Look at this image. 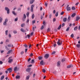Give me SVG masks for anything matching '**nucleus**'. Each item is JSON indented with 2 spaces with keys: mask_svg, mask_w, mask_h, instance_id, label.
Here are the masks:
<instances>
[{
  "mask_svg": "<svg viewBox=\"0 0 80 80\" xmlns=\"http://www.w3.org/2000/svg\"><path fill=\"white\" fill-rule=\"evenodd\" d=\"M57 44L58 45V46H60L62 44V41H61L60 40L58 39V41L57 42Z\"/></svg>",
  "mask_w": 80,
  "mask_h": 80,
  "instance_id": "1",
  "label": "nucleus"
},
{
  "mask_svg": "<svg viewBox=\"0 0 80 80\" xmlns=\"http://www.w3.org/2000/svg\"><path fill=\"white\" fill-rule=\"evenodd\" d=\"M5 10L6 11H7V13L9 14L10 13V9L8 8V7H6L5 8Z\"/></svg>",
  "mask_w": 80,
  "mask_h": 80,
  "instance_id": "2",
  "label": "nucleus"
},
{
  "mask_svg": "<svg viewBox=\"0 0 80 80\" xmlns=\"http://www.w3.org/2000/svg\"><path fill=\"white\" fill-rule=\"evenodd\" d=\"M11 58H12V57H10L8 58V59L9 60L8 61V63H12V62H13L12 59H10Z\"/></svg>",
  "mask_w": 80,
  "mask_h": 80,
  "instance_id": "3",
  "label": "nucleus"
},
{
  "mask_svg": "<svg viewBox=\"0 0 80 80\" xmlns=\"http://www.w3.org/2000/svg\"><path fill=\"white\" fill-rule=\"evenodd\" d=\"M49 54L47 53L45 55L44 57L45 59H47V58L49 57Z\"/></svg>",
  "mask_w": 80,
  "mask_h": 80,
  "instance_id": "4",
  "label": "nucleus"
},
{
  "mask_svg": "<svg viewBox=\"0 0 80 80\" xmlns=\"http://www.w3.org/2000/svg\"><path fill=\"white\" fill-rule=\"evenodd\" d=\"M34 7V5H32L31 6V11L32 12H33V8Z\"/></svg>",
  "mask_w": 80,
  "mask_h": 80,
  "instance_id": "5",
  "label": "nucleus"
},
{
  "mask_svg": "<svg viewBox=\"0 0 80 80\" xmlns=\"http://www.w3.org/2000/svg\"><path fill=\"white\" fill-rule=\"evenodd\" d=\"M12 68H8L7 69L8 71H9V73H11L12 72Z\"/></svg>",
  "mask_w": 80,
  "mask_h": 80,
  "instance_id": "6",
  "label": "nucleus"
},
{
  "mask_svg": "<svg viewBox=\"0 0 80 80\" xmlns=\"http://www.w3.org/2000/svg\"><path fill=\"white\" fill-rule=\"evenodd\" d=\"M30 70H31V68H27L26 70V71L28 72H29V73H30Z\"/></svg>",
  "mask_w": 80,
  "mask_h": 80,
  "instance_id": "7",
  "label": "nucleus"
},
{
  "mask_svg": "<svg viewBox=\"0 0 80 80\" xmlns=\"http://www.w3.org/2000/svg\"><path fill=\"white\" fill-rule=\"evenodd\" d=\"M8 21V20L7 19L5 20V21L3 23V25H7V22Z\"/></svg>",
  "mask_w": 80,
  "mask_h": 80,
  "instance_id": "8",
  "label": "nucleus"
},
{
  "mask_svg": "<svg viewBox=\"0 0 80 80\" xmlns=\"http://www.w3.org/2000/svg\"><path fill=\"white\" fill-rule=\"evenodd\" d=\"M67 20V18H63V22H66Z\"/></svg>",
  "mask_w": 80,
  "mask_h": 80,
  "instance_id": "9",
  "label": "nucleus"
},
{
  "mask_svg": "<svg viewBox=\"0 0 80 80\" xmlns=\"http://www.w3.org/2000/svg\"><path fill=\"white\" fill-rule=\"evenodd\" d=\"M80 17L78 16L76 18V21H78L80 19Z\"/></svg>",
  "mask_w": 80,
  "mask_h": 80,
  "instance_id": "10",
  "label": "nucleus"
},
{
  "mask_svg": "<svg viewBox=\"0 0 80 80\" xmlns=\"http://www.w3.org/2000/svg\"><path fill=\"white\" fill-rule=\"evenodd\" d=\"M57 66L58 67H60V62L58 61L57 62Z\"/></svg>",
  "mask_w": 80,
  "mask_h": 80,
  "instance_id": "11",
  "label": "nucleus"
},
{
  "mask_svg": "<svg viewBox=\"0 0 80 80\" xmlns=\"http://www.w3.org/2000/svg\"><path fill=\"white\" fill-rule=\"evenodd\" d=\"M73 67V65H70L69 66H67V68H72Z\"/></svg>",
  "mask_w": 80,
  "mask_h": 80,
  "instance_id": "12",
  "label": "nucleus"
},
{
  "mask_svg": "<svg viewBox=\"0 0 80 80\" xmlns=\"http://www.w3.org/2000/svg\"><path fill=\"white\" fill-rule=\"evenodd\" d=\"M35 2V0H31L30 2V4H32L33 3V2Z\"/></svg>",
  "mask_w": 80,
  "mask_h": 80,
  "instance_id": "13",
  "label": "nucleus"
},
{
  "mask_svg": "<svg viewBox=\"0 0 80 80\" xmlns=\"http://www.w3.org/2000/svg\"><path fill=\"white\" fill-rule=\"evenodd\" d=\"M67 11H70V10L71 9V8H70V7H67Z\"/></svg>",
  "mask_w": 80,
  "mask_h": 80,
  "instance_id": "14",
  "label": "nucleus"
},
{
  "mask_svg": "<svg viewBox=\"0 0 80 80\" xmlns=\"http://www.w3.org/2000/svg\"><path fill=\"white\" fill-rule=\"evenodd\" d=\"M40 64H41L42 65H44V63H43V61L42 60L40 62Z\"/></svg>",
  "mask_w": 80,
  "mask_h": 80,
  "instance_id": "15",
  "label": "nucleus"
},
{
  "mask_svg": "<svg viewBox=\"0 0 80 80\" xmlns=\"http://www.w3.org/2000/svg\"><path fill=\"white\" fill-rule=\"evenodd\" d=\"M12 52V50L11 49L7 53V54H10L11 52Z\"/></svg>",
  "mask_w": 80,
  "mask_h": 80,
  "instance_id": "16",
  "label": "nucleus"
},
{
  "mask_svg": "<svg viewBox=\"0 0 80 80\" xmlns=\"http://www.w3.org/2000/svg\"><path fill=\"white\" fill-rule=\"evenodd\" d=\"M76 15V13H73V14H72V15H71V17H72L73 18L74 17H75V16Z\"/></svg>",
  "mask_w": 80,
  "mask_h": 80,
  "instance_id": "17",
  "label": "nucleus"
},
{
  "mask_svg": "<svg viewBox=\"0 0 80 80\" xmlns=\"http://www.w3.org/2000/svg\"><path fill=\"white\" fill-rule=\"evenodd\" d=\"M70 20V16H68L67 19V21L69 22Z\"/></svg>",
  "mask_w": 80,
  "mask_h": 80,
  "instance_id": "18",
  "label": "nucleus"
},
{
  "mask_svg": "<svg viewBox=\"0 0 80 80\" xmlns=\"http://www.w3.org/2000/svg\"><path fill=\"white\" fill-rule=\"evenodd\" d=\"M4 77H5V76H4V75H3L1 77V78L0 79V80H3L4 78Z\"/></svg>",
  "mask_w": 80,
  "mask_h": 80,
  "instance_id": "19",
  "label": "nucleus"
},
{
  "mask_svg": "<svg viewBox=\"0 0 80 80\" xmlns=\"http://www.w3.org/2000/svg\"><path fill=\"white\" fill-rule=\"evenodd\" d=\"M17 68H18V67H15L14 68V71H16V70H17Z\"/></svg>",
  "mask_w": 80,
  "mask_h": 80,
  "instance_id": "20",
  "label": "nucleus"
},
{
  "mask_svg": "<svg viewBox=\"0 0 80 80\" xmlns=\"http://www.w3.org/2000/svg\"><path fill=\"white\" fill-rule=\"evenodd\" d=\"M38 58L39 60H41L42 59V58H43L42 57L40 56L38 57Z\"/></svg>",
  "mask_w": 80,
  "mask_h": 80,
  "instance_id": "21",
  "label": "nucleus"
},
{
  "mask_svg": "<svg viewBox=\"0 0 80 80\" xmlns=\"http://www.w3.org/2000/svg\"><path fill=\"white\" fill-rule=\"evenodd\" d=\"M78 29V28H77V26L76 27H75L74 28V30L75 31L76 30H77Z\"/></svg>",
  "mask_w": 80,
  "mask_h": 80,
  "instance_id": "22",
  "label": "nucleus"
},
{
  "mask_svg": "<svg viewBox=\"0 0 80 80\" xmlns=\"http://www.w3.org/2000/svg\"><path fill=\"white\" fill-rule=\"evenodd\" d=\"M62 27V25H60L58 27V30H60V28H61V27Z\"/></svg>",
  "mask_w": 80,
  "mask_h": 80,
  "instance_id": "23",
  "label": "nucleus"
},
{
  "mask_svg": "<svg viewBox=\"0 0 80 80\" xmlns=\"http://www.w3.org/2000/svg\"><path fill=\"white\" fill-rule=\"evenodd\" d=\"M12 13L14 15H17V13H15V11H13L12 12Z\"/></svg>",
  "mask_w": 80,
  "mask_h": 80,
  "instance_id": "24",
  "label": "nucleus"
},
{
  "mask_svg": "<svg viewBox=\"0 0 80 80\" xmlns=\"http://www.w3.org/2000/svg\"><path fill=\"white\" fill-rule=\"evenodd\" d=\"M65 58H63L62 59V62H65Z\"/></svg>",
  "mask_w": 80,
  "mask_h": 80,
  "instance_id": "25",
  "label": "nucleus"
},
{
  "mask_svg": "<svg viewBox=\"0 0 80 80\" xmlns=\"http://www.w3.org/2000/svg\"><path fill=\"white\" fill-rule=\"evenodd\" d=\"M20 76H17L16 77V79H18L19 78H20Z\"/></svg>",
  "mask_w": 80,
  "mask_h": 80,
  "instance_id": "26",
  "label": "nucleus"
},
{
  "mask_svg": "<svg viewBox=\"0 0 80 80\" xmlns=\"http://www.w3.org/2000/svg\"><path fill=\"white\" fill-rule=\"evenodd\" d=\"M55 16L56 17H58V12H57L55 14Z\"/></svg>",
  "mask_w": 80,
  "mask_h": 80,
  "instance_id": "27",
  "label": "nucleus"
},
{
  "mask_svg": "<svg viewBox=\"0 0 80 80\" xmlns=\"http://www.w3.org/2000/svg\"><path fill=\"white\" fill-rule=\"evenodd\" d=\"M34 17H35V15H34V14H33L32 16V19H33L34 18Z\"/></svg>",
  "mask_w": 80,
  "mask_h": 80,
  "instance_id": "28",
  "label": "nucleus"
},
{
  "mask_svg": "<svg viewBox=\"0 0 80 80\" xmlns=\"http://www.w3.org/2000/svg\"><path fill=\"white\" fill-rule=\"evenodd\" d=\"M18 17H17L15 19L14 21L17 22V21H18Z\"/></svg>",
  "mask_w": 80,
  "mask_h": 80,
  "instance_id": "29",
  "label": "nucleus"
},
{
  "mask_svg": "<svg viewBox=\"0 0 80 80\" xmlns=\"http://www.w3.org/2000/svg\"><path fill=\"white\" fill-rule=\"evenodd\" d=\"M43 28H44V25H42L41 28V30H43Z\"/></svg>",
  "mask_w": 80,
  "mask_h": 80,
  "instance_id": "30",
  "label": "nucleus"
},
{
  "mask_svg": "<svg viewBox=\"0 0 80 80\" xmlns=\"http://www.w3.org/2000/svg\"><path fill=\"white\" fill-rule=\"evenodd\" d=\"M76 47L77 48H80V44H78L76 45Z\"/></svg>",
  "mask_w": 80,
  "mask_h": 80,
  "instance_id": "31",
  "label": "nucleus"
},
{
  "mask_svg": "<svg viewBox=\"0 0 80 80\" xmlns=\"http://www.w3.org/2000/svg\"><path fill=\"white\" fill-rule=\"evenodd\" d=\"M30 78V75H28L26 77V79L28 80Z\"/></svg>",
  "mask_w": 80,
  "mask_h": 80,
  "instance_id": "32",
  "label": "nucleus"
},
{
  "mask_svg": "<svg viewBox=\"0 0 80 80\" xmlns=\"http://www.w3.org/2000/svg\"><path fill=\"white\" fill-rule=\"evenodd\" d=\"M2 20H3V18H2L1 17H0V23H1V22H2Z\"/></svg>",
  "mask_w": 80,
  "mask_h": 80,
  "instance_id": "33",
  "label": "nucleus"
},
{
  "mask_svg": "<svg viewBox=\"0 0 80 80\" xmlns=\"http://www.w3.org/2000/svg\"><path fill=\"white\" fill-rule=\"evenodd\" d=\"M21 32H25V31L24 30V29L23 28L21 29Z\"/></svg>",
  "mask_w": 80,
  "mask_h": 80,
  "instance_id": "34",
  "label": "nucleus"
},
{
  "mask_svg": "<svg viewBox=\"0 0 80 80\" xmlns=\"http://www.w3.org/2000/svg\"><path fill=\"white\" fill-rule=\"evenodd\" d=\"M13 33L14 34H16V33H17V31H13Z\"/></svg>",
  "mask_w": 80,
  "mask_h": 80,
  "instance_id": "35",
  "label": "nucleus"
},
{
  "mask_svg": "<svg viewBox=\"0 0 80 80\" xmlns=\"http://www.w3.org/2000/svg\"><path fill=\"white\" fill-rule=\"evenodd\" d=\"M69 29H70V27H69L68 28H67L66 30V32H68V31H69Z\"/></svg>",
  "mask_w": 80,
  "mask_h": 80,
  "instance_id": "36",
  "label": "nucleus"
},
{
  "mask_svg": "<svg viewBox=\"0 0 80 80\" xmlns=\"http://www.w3.org/2000/svg\"><path fill=\"white\" fill-rule=\"evenodd\" d=\"M34 63V60L32 59L31 60V63Z\"/></svg>",
  "mask_w": 80,
  "mask_h": 80,
  "instance_id": "37",
  "label": "nucleus"
},
{
  "mask_svg": "<svg viewBox=\"0 0 80 80\" xmlns=\"http://www.w3.org/2000/svg\"><path fill=\"white\" fill-rule=\"evenodd\" d=\"M23 26H25V23H22L21 25V27H23Z\"/></svg>",
  "mask_w": 80,
  "mask_h": 80,
  "instance_id": "38",
  "label": "nucleus"
},
{
  "mask_svg": "<svg viewBox=\"0 0 80 80\" xmlns=\"http://www.w3.org/2000/svg\"><path fill=\"white\" fill-rule=\"evenodd\" d=\"M7 33H8V30H7L5 31L6 35H8V34Z\"/></svg>",
  "mask_w": 80,
  "mask_h": 80,
  "instance_id": "39",
  "label": "nucleus"
},
{
  "mask_svg": "<svg viewBox=\"0 0 80 80\" xmlns=\"http://www.w3.org/2000/svg\"><path fill=\"white\" fill-rule=\"evenodd\" d=\"M42 72H43V73H45L46 72V71L44 69H42Z\"/></svg>",
  "mask_w": 80,
  "mask_h": 80,
  "instance_id": "40",
  "label": "nucleus"
},
{
  "mask_svg": "<svg viewBox=\"0 0 80 80\" xmlns=\"http://www.w3.org/2000/svg\"><path fill=\"white\" fill-rule=\"evenodd\" d=\"M26 17H27L26 16V15H25V14H23V18H26Z\"/></svg>",
  "mask_w": 80,
  "mask_h": 80,
  "instance_id": "41",
  "label": "nucleus"
},
{
  "mask_svg": "<svg viewBox=\"0 0 80 80\" xmlns=\"http://www.w3.org/2000/svg\"><path fill=\"white\" fill-rule=\"evenodd\" d=\"M18 11H20V12H21V8H18Z\"/></svg>",
  "mask_w": 80,
  "mask_h": 80,
  "instance_id": "42",
  "label": "nucleus"
},
{
  "mask_svg": "<svg viewBox=\"0 0 80 80\" xmlns=\"http://www.w3.org/2000/svg\"><path fill=\"white\" fill-rule=\"evenodd\" d=\"M5 48L7 50H9V48H8L7 46H5Z\"/></svg>",
  "mask_w": 80,
  "mask_h": 80,
  "instance_id": "43",
  "label": "nucleus"
},
{
  "mask_svg": "<svg viewBox=\"0 0 80 80\" xmlns=\"http://www.w3.org/2000/svg\"><path fill=\"white\" fill-rule=\"evenodd\" d=\"M30 13L29 12H28L27 14V17H28V16H29V14Z\"/></svg>",
  "mask_w": 80,
  "mask_h": 80,
  "instance_id": "44",
  "label": "nucleus"
},
{
  "mask_svg": "<svg viewBox=\"0 0 80 80\" xmlns=\"http://www.w3.org/2000/svg\"><path fill=\"white\" fill-rule=\"evenodd\" d=\"M24 46L25 47V48H27L28 47V46L27 44L24 45Z\"/></svg>",
  "mask_w": 80,
  "mask_h": 80,
  "instance_id": "45",
  "label": "nucleus"
},
{
  "mask_svg": "<svg viewBox=\"0 0 80 80\" xmlns=\"http://www.w3.org/2000/svg\"><path fill=\"white\" fill-rule=\"evenodd\" d=\"M52 15L51 14H50L49 15V18L50 19L52 18Z\"/></svg>",
  "mask_w": 80,
  "mask_h": 80,
  "instance_id": "46",
  "label": "nucleus"
},
{
  "mask_svg": "<svg viewBox=\"0 0 80 80\" xmlns=\"http://www.w3.org/2000/svg\"><path fill=\"white\" fill-rule=\"evenodd\" d=\"M56 53V52L55 51H53L52 52V55H53V54H55Z\"/></svg>",
  "mask_w": 80,
  "mask_h": 80,
  "instance_id": "47",
  "label": "nucleus"
},
{
  "mask_svg": "<svg viewBox=\"0 0 80 80\" xmlns=\"http://www.w3.org/2000/svg\"><path fill=\"white\" fill-rule=\"evenodd\" d=\"M70 37H71L72 38H73V37H74V35H73V34H72Z\"/></svg>",
  "mask_w": 80,
  "mask_h": 80,
  "instance_id": "48",
  "label": "nucleus"
},
{
  "mask_svg": "<svg viewBox=\"0 0 80 80\" xmlns=\"http://www.w3.org/2000/svg\"><path fill=\"white\" fill-rule=\"evenodd\" d=\"M32 65L31 64V65H28L27 67L28 68L29 67H32Z\"/></svg>",
  "mask_w": 80,
  "mask_h": 80,
  "instance_id": "49",
  "label": "nucleus"
},
{
  "mask_svg": "<svg viewBox=\"0 0 80 80\" xmlns=\"http://www.w3.org/2000/svg\"><path fill=\"white\" fill-rule=\"evenodd\" d=\"M64 25H65V23H62V27H64Z\"/></svg>",
  "mask_w": 80,
  "mask_h": 80,
  "instance_id": "50",
  "label": "nucleus"
},
{
  "mask_svg": "<svg viewBox=\"0 0 80 80\" xmlns=\"http://www.w3.org/2000/svg\"><path fill=\"white\" fill-rule=\"evenodd\" d=\"M72 10H74L75 9V7H72Z\"/></svg>",
  "mask_w": 80,
  "mask_h": 80,
  "instance_id": "51",
  "label": "nucleus"
},
{
  "mask_svg": "<svg viewBox=\"0 0 80 80\" xmlns=\"http://www.w3.org/2000/svg\"><path fill=\"white\" fill-rule=\"evenodd\" d=\"M32 23L33 24L35 23V20H34L32 21Z\"/></svg>",
  "mask_w": 80,
  "mask_h": 80,
  "instance_id": "52",
  "label": "nucleus"
},
{
  "mask_svg": "<svg viewBox=\"0 0 80 80\" xmlns=\"http://www.w3.org/2000/svg\"><path fill=\"white\" fill-rule=\"evenodd\" d=\"M64 13V12H62L61 13V15H63Z\"/></svg>",
  "mask_w": 80,
  "mask_h": 80,
  "instance_id": "53",
  "label": "nucleus"
},
{
  "mask_svg": "<svg viewBox=\"0 0 80 80\" xmlns=\"http://www.w3.org/2000/svg\"><path fill=\"white\" fill-rule=\"evenodd\" d=\"M45 5L46 7H47L48 4H47V2H45Z\"/></svg>",
  "mask_w": 80,
  "mask_h": 80,
  "instance_id": "54",
  "label": "nucleus"
},
{
  "mask_svg": "<svg viewBox=\"0 0 80 80\" xmlns=\"http://www.w3.org/2000/svg\"><path fill=\"white\" fill-rule=\"evenodd\" d=\"M8 47H11V44H8Z\"/></svg>",
  "mask_w": 80,
  "mask_h": 80,
  "instance_id": "55",
  "label": "nucleus"
},
{
  "mask_svg": "<svg viewBox=\"0 0 80 80\" xmlns=\"http://www.w3.org/2000/svg\"><path fill=\"white\" fill-rule=\"evenodd\" d=\"M30 60H31V58H29L28 59V62H30Z\"/></svg>",
  "mask_w": 80,
  "mask_h": 80,
  "instance_id": "56",
  "label": "nucleus"
},
{
  "mask_svg": "<svg viewBox=\"0 0 80 80\" xmlns=\"http://www.w3.org/2000/svg\"><path fill=\"white\" fill-rule=\"evenodd\" d=\"M6 42H9V40L7 39L6 41Z\"/></svg>",
  "mask_w": 80,
  "mask_h": 80,
  "instance_id": "57",
  "label": "nucleus"
},
{
  "mask_svg": "<svg viewBox=\"0 0 80 80\" xmlns=\"http://www.w3.org/2000/svg\"><path fill=\"white\" fill-rule=\"evenodd\" d=\"M53 46L54 47H56V46H57V44L56 43H55L54 45H53Z\"/></svg>",
  "mask_w": 80,
  "mask_h": 80,
  "instance_id": "58",
  "label": "nucleus"
},
{
  "mask_svg": "<svg viewBox=\"0 0 80 80\" xmlns=\"http://www.w3.org/2000/svg\"><path fill=\"white\" fill-rule=\"evenodd\" d=\"M27 36L28 38L30 37V35H27Z\"/></svg>",
  "mask_w": 80,
  "mask_h": 80,
  "instance_id": "59",
  "label": "nucleus"
},
{
  "mask_svg": "<svg viewBox=\"0 0 80 80\" xmlns=\"http://www.w3.org/2000/svg\"><path fill=\"white\" fill-rule=\"evenodd\" d=\"M32 30L33 31H35V27H32Z\"/></svg>",
  "mask_w": 80,
  "mask_h": 80,
  "instance_id": "60",
  "label": "nucleus"
},
{
  "mask_svg": "<svg viewBox=\"0 0 80 80\" xmlns=\"http://www.w3.org/2000/svg\"><path fill=\"white\" fill-rule=\"evenodd\" d=\"M27 50H28V49H27V48L25 49V53H26L27 52Z\"/></svg>",
  "mask_w": 80,
  "mask_h": 80,
  "instance_id": "61",
  "label": "nucleus"
},
{
  "mask_svg": "<svg viewBox=\"0 0 80 80\" xmlns=\"http://www.w3.org/2000/svg\"><path fill=\"white\" fill-rule=\"evenodd\" d=\"M2 63H3V62H2V61H0V64L2 65Z\"/></svg>",
  "mask_w": 80,
  "mask_h": 80,
  "instance_id": "62",
  "label": "nucleus"
},
{
  "mask_svg": "<svg viewBox=\"0 0 80 80\" xmlns=\"http://www.w3.org/2000/svg\"><path fill=\"white\" fill-rule=\"evenodd\" d=\"M29 19H28L26 22L27 23H28V22H29Z\"/></svg>",
  "mask_w": 80,
  "mask_h": 80,
  "instance_id": "63",
  "label": "nucleus"
},
{
  "mask_svg": "<svg viewBox=\"0 0 80 80\" xmlns=\"http://www.w3.org/2000/svg\"><path fill=\"white\" fill-rule=\"evenodd\" d=\"M33 54H32V53H31V54L30 55V57H32V56H33Z\"/></svg>",
  "mask_w": 80,
  "mask_h": 80,
  "instance_id": "64",
  "label": "nucleus"
}]
</instances>
